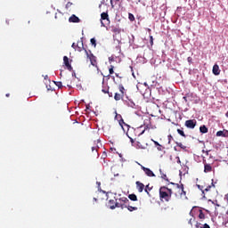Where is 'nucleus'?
I'll use <instances>...</instances> for the list:
<instances>
[{"label": "nucleus", "mask_w": 228, "mask_h": 228, "mask_svg": "<svg viewBox=\"0 0 228 228\" xmlns=\"http://www.w3.org/2000/svg\"><path fill=\"white\" fill-rule=\"evenodd\" d=\"M174 191L167 186H161L159 188V199L160 200H165L166 202H170V199H172V194Z\"/></svg>", "instance_id": "nucleus-1"}, {"label": "nucleus", "mask_w": 228, "mask_h": 228, "mask_svg": "<svg viewBox=\"0 0 228 228\" xmlns=\"http://www.w3.org/2000/svg\"><path fill=\"white\" fill-rule=\"evenodd\" d=\"M170 184H173L175 190H177V193H175V197L179 199V197H186V191H184V185L183 184H179V183H170Z\"/></svg>", "instance_id": "nucleus-2"}, {"label": "nucleus", "mask_w": 228, "mask_h": 228, "mask_svg": "<svg viewBox=\"0 0 228 228\" xmlns=\"http://www.w3.org/2000/svg\"><path fill=\"white\" fill-rule=\"evenodd\" d=\"M85 53L88 60H90L91 65H93V67H97V57L92 53V51L85 49Z\"/></svg>", "instance_id": "nucleus-3"}, {"label": "nucleus", "mask_w": 228, "mask_h": 228, "mask_svg": "<svg viewBox=\"0 0 228 228\" xmlns=\"http://www.w3.org/2000/svg\"><path fill=\"white\" fill-rule=\"evenodd\" d=\"M111 32L113 33V38H117V37H120V33H122V28L118 26H112Z\"/></svg>", "instance_id": "nucleus-4"}, {"label": "nucleus", "mask_w": 228, "mask_h": 228, "mask_svg": "<svg viewBox=\"0 0 228 228\" xmlns=\"http://www.w3.org/2000/svg\"><path fill=\"white\" fill-rule=\"evenodd\" d=\"M214 188L215 189V182L212 179V183L210 185H208L204 191H203V197L206 198V195L209 196L210 192H211V189Z\"/></svg>", "instance_id": "nucleus-5"}, {"label": "nucleus", "mask_w": 228, "mask_h": 228, "mask_svg": "<svg viewBox=\"0 0 228 228\" xmlns=\"http://www.w3.org/2000/svg\"><path fill=\"white\" fill-rule=\"evenodd\" d=\"M196 126H197L196 119H188L185 121V126L188 127V129H195Z\"/></svg>", "instance_id": "nucleus-6"}, {"label": "nucleus", "mask_w": 228, "mask_h": 228, "mask_svg": "<svg viewBox=\"0 0 228 228\" xmlns=\"http://www.w3.org/2000/svg\"><path fill=\"white\" fill-rule=\"evenodd\" d=\"M71 47L73 49H76V47H77V51H78V53H81L83 49L85 51V45H83V41H78L77 45L76 43H73Z\"/></svg>", "instance_id": "nucleus-7"}, {"label": "nucleus", "mask_w": 228, "mask_h": 228, "mask_svg": "<svg viewBox=\"0 0 228 228\" xmlns=\"http://www.w3.org/2000/svg\"><path fill=\"white\" fill-rule=\"evenodd\" d=\"M101 24L104 28L106 25H104V22L102 20H107V24H110V15H108V12H102L101 14Z\"/></svg>", "instance_id": "nucleus-8"}, {"label": "nucleus", "mask_w": 228, "mask_h": 228, "mask_svg": "<svg viewBox=\"0 0 228 228\" xmlns=\"http://www.w3.org/2000/svg\"><path fill=\"white\" fill-rule=\"evenodd\" d=\"M142 170H143L148 177H156V175L154 174V172H152V170H151V168L142 166Z\"/></svg>", "instance_id": "nucleus-9"}, {"label": "nucleus", "mask_w": 228, "mask_h": 228, "mask_svg": "<svg viewBox=\"0 0 228 228\" xmlns=\"http://www.w3.org/2000/svg\"><path fill=\"white\" fill-rule=\"evenodd\" d=\"M63 63L65 67L69 70V72H72V65H70V62L69 61V57H63Z\"/></svg>", "instance_id": "nucleus-10"}, {"label": "nucleus", "mask_w": 228, "mask_h": 228, "mask_svg": "<svg viewBox=\"0 0 228 228\" xmlns=\"http://www.w3.org/2000/svg\"><path fill=\"white\" fill-rule=\"evenodd\" d=\"M203 163L205 174H209V172H213V166H211V164H208L206 161H204Z\"/></svg>", "instance_id": "nucleus-11"}, {"label": "nucleus", "mask_w": 228, "mask_h": 228, "mask_svg": "<svg viewBox=\"0 0 228 228\" xmlns=\"http://www.w3.org/2000/svg\"><path fill=\"white\" fill-rule=\"evenodd\" d=\"M136 184V188H137V191H139V193H142V191H143V190L145 189V185L143 183H142V182L140 181H137L135 183Z\"/></svg>", "instance_id": "nucleus-12"}, {"label": "nucleus", "mask_w": 228, "mask_h": 228, "mask_svg": "<svg viewBox=\"0 0 228 228\" xmlns=\"http://www.w3.org/2000/svg\"><path fill=\"white\" fill-rule=\"evenodd\" d=\"M69 22L77 23L81 22V20H79V18L76 16V14H72L69 19Z\"/></svg>", "instance_id": "nucleus-13"}, {"label": "nucleus", "mask_w": 228, "mask_h": 228, "mask_svg": "<svg viewBox=\"0 0 228 228\" xmlns=\"http://www.w3.org/2000/svg\"><path fill=\"white\" fill-rule=\"evenodd\" d=\"M212 72L215 76H220V67L218 66V64H215L213 66Z\"/></svg>", "instance_id": "nucleus-14"}, {"label": "nucleus", "mask_w": 228, "mask_h": 228, "mask_svg": "<svg viewBox=\"0 0 228 228\" xmlns=\"http://www.w3.org/2000/svg\"><path fill=\"white\" fill-rule=\"evenodd\" d=\"M124 97V93H116L114 95L115 101H120Z\"/></svg>", "instance_id": "nucleus-15"}, {"label": "nucleus", "mask_w": 228, "mask_h": 228, "mask_svg": "<svg viewBox=\"0 0 228 228\" xmlns=\"http://www.w3.org/2000/svg\"><path fill=\"white\" fill-rule=\"evenodd\" d=\"M98 149H99V147H97V146L92 147V152L94 153V156H95L96 158H99Z\"/></svg>", "instance_id": "nucleus-16"}, {"label": "nucleus", "mask_w": 228, "mask_h": 228, "mask_svg": "<svg viewBox=\"0 0 228 228\" xmlns=\"http://www.w3.org/2000/svg\"><path fill=\"white\" fill-rule=\"evenodd\" d=\"M116 204H117V200H109V207L111 209H115Z\"/></svg>", "instance_id": "nucleus-17"}, {"label": "nucleus", "mask_w": 228, "mask_h": 228, "mask_svg": "<svg viewBox=\"0 0 228 228\" xmlns=\"http://www.w3.org/2000/svg\"><path fill=\"white\" fill-rule=\"evenodd\" d=\"M208 129L206 127V125L200 126V133L206 134V133H208Z\"/></svg>", "instance_id": "nucleus-18"}, {"label": "nucleus", "mask_w": 228, "mask_h": 228, "mask_svg": "<svg viewBox=\"0 0 228 228\" xmlns=\"http://www.w3.org/2000/svg\"><path fill=\"white\" fill-rule=\"evenodd\" d=\"M118 124L122 127V129H124V126H126L127 127V129H129V126L127 124H126V122H124L123 118L118 120Z\"/></svg>", "instance_id": "nucleus-19"}, {"label": "nucleus", "mask_w": 228, "mask_h": 228, "mask_svg": "<svg viewBox=\"0 0 228 228\" xmlns=\"http://www.w3.org/2000/svg\"><path fill=\"white\" fill-rule=\"evenodd\" d=\"M128 199L130 200H133V202H136V200H138V197L136 196V194H129Z\"/></svg>", "instance_id": "nucleus-20"}, {"label": "nucleus", "mask_w": 228, "mask_h": 228, "mask_svg": "<svg viewBox=\"0 0 228 228\" xmlns=\"http://www.w3.org/2000/svg\"><path fill=\"white\" fill-rule=\"evenodd\" d=\"M126 209H128V211H130V212H133V211H137L138 208L128 205V206H126Z\"/></svg>", "instance_id": "nucleus-21"}, {"label": "nucleus", "mask_w": 228, "mask_h": 228, "mask_svg": "<svg viewBox=\"0 0 228 228\" xmlns=\"http://www.w3.org/2000/svg\"><path fill=\"white\" fill-rule=\"evenodd\" d=\"M159 172H160L161 179H164V181H167V183H169V180L167 175L162 173L161 169H159Z\"/></svg>", "instance_id": "nucleus-22"}, {"label": "nucleus", "mask_w": 228, "mask_h": 228, "mask_svg": "<svg viewBox=\"0 0 228 228\" xmlns=\"http://www.w3.org/2000/svg\"><path fill=\"white\" fill-rule=\"evenodd\" d=\"M199 218H200V220H204L206 218V215L204 214V212L202 210H200Z\"/></svg>", "instance_id": "nucleus-23"}, {"label": "nucleus", "mask_w": 228, "mask_h": 228, "mask_svg": "<svg viewBox=\"0 0 228 228\" xmlns=\"http://www.w3.org/2000/svg\"><path fill=\"white\" fill-rule=\"evenodd\" d=\"M151 190H152V188H151L150 186H149V184L148 185H146V187H145V189H144V191L147 193V195H149L150 197H151V193L149 192V191H151Z\"/></svg>", "instance_id": "nucleus-24"}, {"label": "nucleus", "mask_w": 228, "mask_h": 228, "mask_svg": "<svg viewBox=\"0 0 228 228\" xmlns=\"http://www.w3.org/2000/svg\"><path fill=\"white\" fill-rule=\"evenodd\" d=\"M177 133H178V134H180V136L186 138V134H184V131H183L181 129H177Z\"/></svg>", "instance_id": "nucleus-25"}, {"label": "nucleus", "mask_w": 228, "mask_h": 228, "mask_svg": "<svg viewBox=\"0 0 228 228\" xmlns=\"http://www.w3.org/2000/svg\"><path fill=\"white\" fill-rule=\"evenodd\" d=\"M54 85L58 86V88H63V84L60 81H54Z\"/></svg>", "instance_id": "nucleus-26"}, {"label": "nucleus", "mask_w": 228, "mask_h": 228, "mask_svg": "<svg viewBox=\"0 0 228 228\" xmlns=\"http://www.w3.org/2000/svg\"><path fill=\"white\" fill-rule=\"evenodd\" d=\"M176 145L180 147V149H183V151H186V146H184L183 142H176Z\"/></svg>", "instance_id": "nucleus-27"}, {"label": "nucleus", "mask_w": 228, "mask_h": 228, "mask_svg": "<svg viewBox=\"0 0 228 228\" xmlns=\"http://www.w3.org/2000/svg\"><path fill=\"white\" fill-rule=\"evenodd\" d=\"M127 106H129L130 108H134V106H135L134 102L129 100L127 102Z\"/></svg>", "instance_id": "nucleus-28"}, {"label": "nucleus", "mask_w": 228, "mask_h": 228, "mask_svg": "<svg viewBox=\"0 0 228 228\" xmlns=\"http://www.w3.org/2000/svg\"><path fill=\"white\" fill-rule=\"evenodd\" d=\"M128 19L131 22H134V15H133V13L129 12L128 13Z\"/></svg>", "instance_id": "nucleus-29"}, {"label": "nucleus", "mask_w": 228, "mask_h": 228, "mask_svg": "<svg viewBox=\"0 0 228 228\" xmlns=\"http://www.w3.org/2000/svg\"><path fill=\"white\" fill-rule=\"evenodd\" d=\"M118 90H119L120 94H123V95H124V91L126 90V88H124L123 85L118 86Z\"/></svg>", "instance_id": "nucleus-30"}, {"label": "nucleus", "mask_w": 228, "mask_h": 228, "mask_svg": "<svg viewBox=\"0 0 228 228\" xmlns=\"http://www.w3.org/2000/svg\"><path fill=\"white\" fill-rule=\"evenodd\" d=\"M91 44L92 45H94V47H97V41L95 40V38H91Z\"/></svg>", "instance_id": "nucleus-31"}, {"label": "nucleus", "mask_w": 228, "mask_h": 228, "mask_svg": "<svg viewBox=\"0 0 228 228\" xmlns=\"http://www.w3.org/2000/svg\"><path fill=\"white\" fill-rule=\"evenodd\" d=\"M113 69H115V66L110 65V69H109V72H110V75H111V74H115V71L113 70Z\"/></svg>", "instance_id": "nucleus-32"}, {"label": "nucleus", "mask_w": 228, "mask_h": 228, "mask_svg": "<svg viewBox=\"0 0 228 228\" xmlns=\"http://www.w3.org/2000/svg\"><path fill=\"white\" fill-rule=\"evenodd\" d=\"M197 188H199L200 190L202 195H204V185L197 184Z\"/></svg>", "instance_id": "nucleus-33"}, {"label": "nucleus", "mask_w": 228, "mask_h": 228, "mask_svg": "<svg viewBox=\"0 0 228 228\" xmlns=\"http://www.w3.org/2000/svg\"><path fill=\"white\" fill-rule=\"evenodd\" d=\"M122 119V115L116 113L115 120H118V122Z\"/></svg>", "instance_id": "nucleus-34"}, {"label": "nucleus", "mask_w": 228, "mask_h": 228, "mask_svg": "<svg viewBox=\"0 0 228 228\" xmlns=\"http://www.w3.org/2000/svg\"><path fill=\"white\" fill-rule=\"evenodd\" d=\"M223 137L224 138H228V130H224L223 131Z\"/></svg>", "instance_id": "nucleus-35"}, {"label": "nucleus", "mask_w": 228, "mask_h": 228, "mask_svg": "<svg viewBox=\"0 0 228 228\" xmlns=\"http://www.w3.org/2000/svg\"><path fill=\"white\" fill-rule=\"evenodd\" d=\"M216 136H224V131H217Z\"/></svg>", "instance_id": "nucleus-36"}, {"label": "nucleus", "mask_w": 228, "mask_h": 228, "mask_svg": "<svg viewBox=\"0 0 228 228\" xmlns=\"http://www.w3.org/2000/svg\"><path fill=\"white\" fill-rule=\"evenodd\" d=\"M165 149V147H163V145L159 144V146H157V150L158 151H163Z\"/></svg>", "instance_id": "nucleus-37"}, {"label": "nucleus", "mask_w": 228, "mask_h": 228, "mask_svg": "<svg viewBox=\"0 0 228 228\" xmlns=\"http://www.w3.org/2000/svg\"><path fill=\"white\" fill-rule=\"evenodd\" d=\"M119 200H122V202H129V200L127 198H122Z\"/></svg>", "instance_id": "nucleus-38"}, {"label": "nucleus", "mask_w": 228, "mask_h": 228, "mask_svg": "<svg viewBox=\"0 0 228 228\" xmlns=\"http://www.w3.org/2000/svg\"><path fill=\"white\" fill-rule=\"evenodd\" d=\"M200 228H211V226H209L208 224H204L203 226H200Z\"/></svg>", "instance_id": "nucleus-39"}, {"label": "nucleus", "mask_w": 228, "mask_h": 228, "mask_svg": "<svg viewBox=\"0 0 228 228\" xmlns=\"http://www.w3.org/2000/svg\"><path fill=\"white\" fill-rule=\"evenodd\" d=\"M70 6H72V3L69 2V3L66 4L67 10H69V8H70Z\"/></svg>", "instance_id": "nucleus-40"}, {"label": "nucleus", "mask_w": 228, "mask_h": 228, "mask_svg": "<svg viewBox=\"0 0 228 228\" xmlns=\"http://www.w3.org/2000/svg\"><path fill=\"white\" fill-rule=\"evenodd\" d=\"M175 159L176 163H178V165H181V159L179 157H176Z\"/></svg>", "instance_id": "nucleus-41"}, {"label": "nucleus", "mask_w": 228, "mask_h": 228, "mask_svg": "<svg viewBox=\"0 0 228 228\" xmlns=\"http://www.w3.org/2000/svg\"><path fill=\"white\" fill-rule=\"evenodd\" d=\"M102 92L103 94H109V88L102 89Z\"/></svg>", "instance_id": "nucleus-42"}, {"label": "nucleus", "mask_w": 228, "mask_h": 228, "mask_svg": "<svg viewBox=\"0 0 228 228\" xmlns=\"http://www.w3.org/2000/svg\"><path fill=\"white\" fill-rule=\"evenodd\" d=\"M150 40H151V44L152 45L154 44V38L152 37V36L150 37Z\"/></svg>", "instance_id": "nucleus-43"}, {"label": "nucleus", "mask_w": 228, "mask_h": 228, "mask_svg": "<svg viewBox=\"0 0 228 228\" xmlns=\"http://www.w3.org/2000/svg\"><path fill=\"white\" fill-rule=\"evenodd\" d=\"M119 208H121V209H124V208H127V206L126 204H121Z\"/></svg>", "instance_id": "nucleus-44"}, {"label": "nucleus", "mask_w": 228, "mask_h": 228, "mask_svg": "<svg viewBox=\"0 0 228 228\" xmlns=\"http://www.w3.org/2000/svg\"><path fill=\"white\" fill-rule=\"evenodd\" d=\"M121 204L116 201L115 208H120Z\"/></svg>", "instance_id": "nucleus-45"}, {"label": "nucleus", "mask_w": 228, "mask_h": 228, "mask_svg": "<svg viewBox=\"0 0 228 228\" xmlns=\"http://www.w3.org/2000/svg\"><path fill=\"white\" fill-rule=\"evenodd\" d=\"M153 142H154V145H156L157 147H159V142H156V141H153Z\"/></svg>", "instance_id": "nucleus-46"}, {"label": "nucleus", "mask_w": 228, "mask_h": 228, "mask_svg": "<svg viewBox=\"0 0 228 228\" xmlns=\"http://www.w3.org/2000/svg\"><path fill=\"white\" fill-rule=\"evenodd\" d=\"M199 227H200V228L201 227V226H200V224L197 223V224H196V228H199Z\"/></svg>", "instance_id": "nucleus-47"}, {"label": "nucleus", "mask_w": 228, "mask_h": 228, "mask_svg": "<svg viewBox=\"0 0 228 228\" xmlns=\"http://www.w3.org/2000/svg\"><path fill=\"white\" fill-rule=\"evenodd\" d=\"M107 94H109V97H113V94L111 93H107Z\"/></svg>", "instance_id": "nucleus-48"}, {"label": "nucleus", "mask_w": 228, "mask_h": 228, "mask_svg": "<svg viewBox=\"0 0 228 228\" xmlns=\"http://www.w3.org/2000/svg\"><path fill=\"white\" fill-rule=\"evenodd\" d=\"M67 87H68V88H72V86H70V85L68 84V85H67Z\"/></svg>", "instance_id": "nucleus-49"}, {"label": "nucleus", "mask_w": 228, "mask_h": 228, "mask_svg": "<svg viewBox=\"0 0 228 228\" xmlns=\"http://www.w3.org/2000/svg\"><path fill=\"white\" fill-rule=\"evenodd\" d=\"M205 152H206L207 156L209 155V151H205Z\"/></svg>", "instance_id": "nucleus-50"}, {"label": "nucleus", "mask_w": 228, "mask_h": 228, "mask_svg": "<svg viewBox=\"0 0 228 228\" xmlns=\"http://www.w3.org/2000/svg\"><path fill=\"white\" fill-rule=\"evenodd\" d=\"M116 77H120L118 76V73H116Z\"/></svg>", "instance_id": "nucleus-51"}, {"label": "nucleus", "mask_w": 228, "mask_h": 228, "mask_svg": "<svg viewBox=\"0 0 228 228\" xmlns=\"http://www.w3.org/2000/svg\"><path fill=\"white\" fill-rule=\"evenodd\" d=\"M130 140H131L132 143H134V141L133 140V138H130Z\"/></svg>", "instance_id": "nucleus-52"}, {"label": "nucleus", "mask_w": 228, "mask_h": 228, "mask_svg": "<svg viewBox=\"0 0 228 228\" xmlns=\"http://www.w3.org/2000/svg\"><path fill=\"white\" fill-rule=\"evenodd\" d=\"M225 117H227V118H228V111L225 113Z\"/></svg>", "instance_id": "nucleus-53"}, {"label": "nucleus", "mask_w": 228, "mask_h": 228, "mask_svg": "<svg viewBox=\"0 0 228 228\" xmlns=\"http://www.w3.org/2000/svg\"><path fill=\"white\" fill-rule=\"evenodd\" d=\"M97 184H98L99 186H101V183H100V182H97Z\"/></svg>", "instance_id": "nucleus-54"}, {"label": "nucleus", "mask_w": 228, "mask_h": 228, "mask_svg": "<svg viewBox=\"0 0 228 228\" xmlns=\"http://www.w3.org/2000/svg\"><path fill=\"white\" fill-rule=\"evenodd\" d=\"M6 97H10V94H6Z\"/></svg>", "instance_id": "nucleus-55"}, {"label": "nucleus", "mask_w": 228, "mask_h": 228, "mask_svg": "<svg viewBox=\"0 0 228 228\" xmlns=\"http://www.w3.org/2000/svg\"><path fill=\"white\" fill-rule=\"evenodd\" d=\"M183 100L187 101L186 96H183Z\"/></svg>", "instance_id": "nucleus-56"}, {"label": "nucleus", "mask_w": 228, "mask_h": 228, "mask_svg": "<svg viewBox=\"0 0 228 228\" xmlns=\"http://www.w3.org/2000/svg\"><path fill=\"white\" fill-rule=\"evenodd\" d=\"M114 1H116V3H118V1H120V0H114Z\"/></svg>", "instance_id": "nucleus-57"}, {"label": "nucleus", "mask_w": 228, "mask_h": 228, "mask_svg": "<svg viewBox=\"0 0 228 228\" xmlns=\"http://www.w3.org/2000/svg\"><path fill=\"white\" fill-rule=\"evenodd\" d=\"M47 77H47V75H46V76L45 77V79H47Z\"/></svg>", "instance_id": "nucleus-58"}, {"label": "nucleus", "mask_w": 228, "mask_h": 228, "mask_svg": "<svg viewBox=\"0 0 228 228\" xmlns=\"http://www.w3.org/2000/svg\"><path fill=\"white\" fill-rule=\"evenodd\" d=\"M72 76H76V73H73Z\"/></svg>", "instance_id": "nucleus-59"}, {"label": "nucleus", "mask_w": 228, "mask_h": 228, "mask_svg": "<svg viewBox=\"0 0 228 228\" xmlns=\"http://www.w3.org/2000/svg\"><path fill=\"white\" fill-rule=\"evenodd\" d=\"M143 133H145V131H142V134H143Z\"/></svg>", "instance_id": "nucleus-60"}, {"label": "nucleus", "mask_w": 228, "mask_h": 228, "mask_svg": "<svg viewBox=\"0 0 228 228\" xmlns=\"http://www.w3.org/2000/svg\"><path fill=\"white\" fill-rule=\"evenodd\" d=\"M94 200L97 201V200L95 198H94Z\"/></svg>", "instance_id": "nucleus-61"}, {"label": "nucleus", "mask_w": 228, "mask_h": 228, "mask_svg": "<svg viewBox=\"0 0 228 228\" xmlns=\"http://www.w3.org/2000/svg\"><path fill=\"white\" fill-rule=\"evenodd\" d=\"M216 206H217L218 208H220V205L216 204Z\"/></svg>", "instance_id": "nucleus-62"}, {"label": "nucleus", "mask_w": 228, "mask_h": 228, "mask_svg": "<svg viewBox=\"0 0 228 228\" xmlns=\"http://www.w3.org/2000/svg\"><path fill=\"white\" fill-rule=\"evenodd\" d=\"M175 151H177V149L175 147Z\"/></svg>", "instance_id": "nucleus-63"}, {"label": "nucleus", "mask_w": 228, "mask_h": 228, "mask_svg": "<svg viewBox=\"0 0 228 228\" xmlns=\"http://www.w3.org/2000/svg\"><path fill=\"white\" fill-rule=\"evenodd\" d=\"M101 6H102V5L100 4L99 7L101 8Z\"/></svg>", "instance_id": "nucleus-64"}]
</instances>
